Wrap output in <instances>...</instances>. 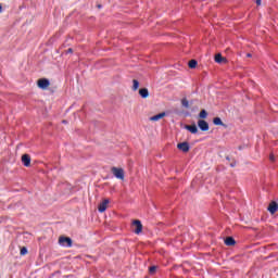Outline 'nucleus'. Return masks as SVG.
Listing matches in <instances>:
<instances>
[{
    "label": "nucleus",
    "instance_id": "dca6fc26",
    "mask_svg": "<svg viewBox=\"0 0 278 278\" xmlns=\"http://www.w3.org/2000/svg\"><path fill=\"white\" fill-rule=\"evenodd\" d=\"M181 105H182V108H186V110H189V108H190V102L188 101V99L184 98V99L181 100Z\"/></svg>",
    "mask_w": 278,
    "mask_h": 278
},
{
    "label": "nucleus",
    "instance_id": "9b49d317",
    "mask_svg": "<svg viewBox=\"0 0 278 278\" xmlns=\"http://www.w3.org/2000/svg\"><path fill=\"white\" fill-rule=\"evenodd\" d=\"M164 116H166V113L162 112V113H159V114H156L154 116H151L150 121H152V122L162 121V118H164Z\"/></svg>",
    "mask_w": 278,
    "mask_h": 278
},
{
    "label": "nucleus",
    "instance_id": "6ab92c4d",
    "mask_svg": "<svg viewBox=\"0 0 278 278\" xmlns=\"http://www.w3.org/2000/svg\"><path fill=\"white\" fill-rule=\"evenodd\" d=\"M138 88H140V81H138V79H134L132 80V90L136 91V90H138Z\"/></svg>",
    "mask_w": 278,
    "mask_h": 278
},
{
    "label": "nucleus",
    "instance_id": "423d86ee",
    "mask_svg": "<svg viewBox=\"0 0 278 278\" xmlns=\"http://www.w3.org/2000/svg\"><path fill=\"white\" fill-rule=\"evenodd\" d=\"M177 149H179V151H182V153H188V151H190V143H188L187 141L180 142L177 144Z\"/></svg>",
    "mask_w": 278,
    "mask_h": 278
},
{
    "label": "nucleus",
    "instance_id": "a878e982",
    "mask_svg": "<svg viewBox=\"0 0 278 278\" xmlns=\"http://www.w3.org/2000/svg\"><path fill=\"white\" fill-rule=\"evenodd\" d=\"M98 8L101 9V4H98Z\"/></svg>",
    "mask_w": 278,
    "mask_h": 278
},
{
    "label": "nucleus",
    "instance_id": "7ed1b4c3",
    "mask_svg": "<svg viewBox=\"0 0 278 278\" xmlns=\"http://www.w3.org/2000/svg\"><path fill=\"white\" fill-rule=\"evenodd\" d=\"M132 227H135L132 229L134 233H137V235L142 233V222H140L139 219H134Z\"/></svg>",
    "mask_w": 278,
    "mask_h": 278
},
{
    "label": "nucleus",
    "instance_id": "f8f14e48",
    "mask_svg": "<svg viewBox=\"0 0 278 278\" xmlns=\"http://www.w3.org/2000/svg\"><path fill=\"white\" fill-rule=\"evenodd\" d=\"M226 247H233L236 244V239L233 237H227L225 239Z\"/></svg>",
    "mask_w": 278,
    "mask_h": 278
},
{
    "label": "nucleus",
    "instance_id": "b1692460",
    "mask_svg": "<svg viewBox=\"0 0 278 278\" xmlns=\"http://www.w3.org/2000/svg\"><path fill=\"white\" fill-rule=\"evenodd\" d=\"M66 53H73L72 48L67 49V52H66Z\"/></svg>",
    "mask_w": 278,
    "mask_h": 278
},
{
    "label": "nucleus",
    "instance_id": "a211bd4d",
    "mask_svg": "<svg viewBox=\"0 0 278 278\" xmlns=\"http://www.w3.org/2000/svg\"><path fill=\"white\" fill-rule=\"evenodd\" d=\"M197 64H199V62H197V60H190L188 63L189 68H197Z\"/></svg>",
    "mask_w": 278,
    "mask_h": 278
},
{
    "label": "nucleus",
    "instance_id": "ddd939ff",
    "mask_svg": "<svg viewBox=\"0 0 278 278\" xmlns=\"http://www.w3.org/2000/svg\"><path fill=\"white\" fill-rule=\"evenodd\" d=\"M139 94L141 99H147L149 97V89L147 88L139 89Z\"/></svg>",
    "mask_w": 278,
    "mask_h": 278
},
{
    "label": "nucleus",
    "instance_id": "6e6552de",
    "mask_svg": "<svg viewBox=\"0 0 278 278\" xmlns=\"http://www.w3.org/2000/svg\"><path fill=\"white\" fill-rule=\"evenodd\" d=\"M22 163L24 166H31V156L29 154H23L22 155Z\"/></svg>",
    "mask_w": 278,
    "mask_h": 278
},
{
    "label": "nucleus",
    "instance_id": "5701e85b",
    "mask_svg": "<svg viewBox=\"0 0 278 278\" xmlns=\"http://www.w3.org/2000/svg\"><path fill=\"white\" fill-rule=\"evenodd\" d=\"M255 3L256 5H262V0H256Z\"/></svg>",
    "mask_w": 278,
    "mask_h": 278
},
{
    "label": "nucleus",
    "instance_id": "aec40b11",
    "mask_svg": "<svg viewBox=\"0 0 278 278\" xmlns=\"http://www.w3.org/2000/svg\"><path fill=\"white\" fill-rule=\"evenodd\" d=\"M156 270H157V266H155V265L149 267L150 275H155Z\"/></svg>",
    "mask_w": 278,
    "mask_h": 278
},
{
    "label": "nucleus",
    "instance_id": "2eb2a0df",
    "mask_svg": "<svg viewBox=\"0 0 278 278\" xmlns=\"http://www.w3.org/2000/svg\"><path fill=\"white\" fill-rule=\"evenodd\" d=\"M199 118H201V121H203L204 118H207V111L205 109L200 111Z\"/></svg>",
    "mask_w": 278,
    "mask_h": 278
},
{
    "label": "nucleus",
    "instance_id": "393cba45",
    "mask_svg": "<svg viewBox=\"0 0 278 278\" xmlns=\"http://www.w3.org/2000/svg\"><path fill=\"white\" fill-rule=\"evenodd\" d=\"M247 58H252V54H251V53H248V54H247Z\"/></svg>",
    "mask_w": 278,
    "mask_h": 278
},
{
    "label": "nucleus",
    "instance_id": "f3484780",
    "mask_svg": "<svg viewBox=\"0 0 278 278\" xmlns=\"http://www.w3.org/2000/svg\"><path fill=\"white\" fill-rule=\"evenodd\" d=\"M213 124L214 125H222L223 127H225V123H223V119H220V117H215L213 119Z\"/></svg>",
    "mask_w": 278,
    "mask_h": 278
},
{
    "label": "nucleus",
    "instance_id": "412c9836",
    "mask_svg": "<svg viewBox=\"0 0 278 278\" xmlns=\"http://www.w3.org/2000/svg\"><path fill=\"white\" fill-rule=\"evenodd\" d=\"M20 254L27 255V249L25 247L21 248Z\"/></svg>",
    "mask_w": 278,
    "mask_h": 278
},
{
    "label": "nucleus",
    "instance_id": "f257e3e1",
    "mask_svg": "<svg viewBox=\"0 0 278 278\" xmlns=\"http://www.w3.org/2000/svg\"><path fill=\"white\" fill-rule=\"evenodd\" d=\"M59 244L60 247H65L66 249H71V247H73V239H71V237L61 236L59 238Z\"/></svg>",
    "mask_w": 278,
    "mask_h": 278
},
{
    "label": "nucleus",
    "instance_id": "1a4fd4ad",
    "mask_svg": "<svg viewBox=\"0 0 278 278\" xmlns=\"http://www.w3.org/2000/svg\"><path fill=\"white\" fill-rule=\"evenodd\" d=\"M185 129H187V131H190V134H199V128L197 127V124L186 125Z\"/></svg>",
    "mask_w": 278,
    "mask_h": 278
},
{
    "label": "nucleus",
    "instance_id": "bb28decb",
    "mask_svg": "<svg viewBox=\"0 0 278 278\" xmlns=\"http://www.w3.org/2000/svg\"><path fill=\"white\" fill-rule=\"evenodd\" d=\"M63 123L66 124V119H64Z\"/></svg>",
    "mask_w": 278,
    "mask_h": 278
},
{
    "label": "nucleus",
    "instance_id": "cd10ccee",
    "mask_svg": "<svg viewBox=\"0 0 278 278\" xmlns=\"http://www.w3.org/2000/svg\"><path fill=\"white\" fill-rule=\"evenodd\" d=\"M226 160H228V161H229V156H227V157H226Z\"/></svg>",
    "mask_w": 278,
    "mask_h": 278
},
{
    "label": "nucleus",
    "instance_id": "4be33fe9",
    "mask_svg": "<svg viewBox=\"0 0 278 278\" xmlns=\"http://www.w3.org/2000/svg\"><path fill=\"white\" fill-rule=\"evenodd\" d=\"M269 160H270V162H275V154H270Z\"/></svg>",
    "mask_w": 278,
    "mask_h": 278
},
{
    "label": "nucleus",
    "instance_id": "4468645a",
    "mask_svg": "<svg viewBox=\"0 0 278 278\" xmlns=\"http://www.w3.org/2000/svg\"><path fill=\"white\" fill-rule=\"evenodd\" d=\"M215 62H217V64H223V62H227V59L223 58L222 53H217L215 55Z\"/></svg>",
    "mask_w": 278,
    "mask_h": 278
},
{
    "label": "nucleus",
    "instance_id": "f03ea898",
    "mask_svg": "<svg viewBox=\"0 0 278 278\" xmlns=\"http://www.w3.org/2000/svg\"><path fill=\"white\" fill-rule=\"evenodd\" d=\"M111 170L116 179H125V170L123 168L112 167Z\"/></svg>",
    "mask_w": 278,
    "mask_h": 278
},
{
    "label": "nucleus",
    "instance_id": "0eeeda50",
    "mask_svg": "<svg viewBox=\"0 0 278 278\" xmlns=\"http://www.w3.org/2000/svg\"><path fill=\"white\" fill-rule=\"evenodd\" d=\"M110 204V200L109 199H104L102 201V203H100L98 205V211L103 214V212H105V210H108V205Z\"/></svg>",
    "mask_w": 278,
    "mask_h": 278
},
{
    "label": "nucleus",
    "instance_id": "20e7f679",
    "mask_svg": "<svg viewBox=\"0 0 278 278\" xmlns=\"http://www.w3.org/2000/svg\"><path fill=\"white\" fill-rule=\"evenodd\" d=\"M51 85V83L49 81V79L47 78H40L37 81V86L38 88H40L41 90H46V88H49V86Z\"/></svg>",
    "mask_w": 278,
    "mask_h": 278
},
{
    "label": "nucleus",
    "instance_id": "39448f33",
    "mask_svg": "<svg viewBox=\"0 0 278 278\" xmlns=\"http://www.w3.org/2000/svg\"><path fill=\"white\" fill-rule=\"evenodd\" d=\"M198 127L201 131H210V124L205 119H199Z\"/></svg>",
    "mask_w": 278,
    "mask_h": 278
},
{
    "label": "nucleus",
    "instance_id": "9d476101",
    "mask_svg": "<svg viewBox=\"0 0 278 278\" xmlns=\"http://www.w3.org/2000/svg\"><path fill=\"white\" fill-rule=\"evenodd\" d=\"M267 210H268V212H270L271 214H276V212H277V210H278V204H277V202H271V203H269Z\"/></svg>",
    "mask_w": 278,
    "mask_h": 278
}]
</instances>
